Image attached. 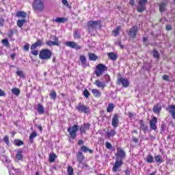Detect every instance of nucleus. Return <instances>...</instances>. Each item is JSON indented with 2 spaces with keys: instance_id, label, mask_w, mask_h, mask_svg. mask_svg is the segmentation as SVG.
Listing matches in <instances>:
<instances>
[{
  "instance_id": "obj_1",
  "label": "nucleus",
  "mask_w": 175,
  "mask_h": 175,
  "mask_svg": "<svg viewBox=\"0 0 175 175\" xmlns=\"http://www.w3.org/2000/svg\"><path fill=\"white\" fill-rule=\"evenodd\" d=\"M83 152L94 154V150L90 149L87 146H81L80 151H78L77 153V161L78 163H83L85 161V156H84Z\"/></svg>"
},
{
  "instance_id": "obj_2",
  "label": "nucleus",
  "mask_w": 175,
  "mask_h": 175,
  "mask_svg": "<svg viewBox=\"0 0 175 175\" xmlns=\"http://www.w3.org/2000/svg\"><path fill=\"white\" fill-rule=\"evenodd\" d=\"M31 6L33 10L37 13L44 12V2H43V0H33Z\"/></svg>"
},
{
  "instance_id": "obj_3",
  "label": "nucleus",
  "mask_w": 175,
  "mask_h": 175,
  "mask_svg": "<svg viewBox=\"0 0 175 175\" xmlns=\"http://www.w3.org/2000/svg\"><path fill=\"white\" fill-rule=\"evenodd\" d=\"M75 109L77 110L78 113H83V114H86L87 116L91 113L90 107L82 103H79L78 105L75 106Z\"/></svg>"
},
{
  "instance_id": "obj_4",
  "label": "nucleus",
  "mask_w": 175,
  "mask_h": 175,
  "mask_svg": "<svg viewBox=\"0 0 175 175\" xmlns=\"http://www.w3.org/2000/svg\"><path fill=\"white\" fill-rule=\"evenodd\" d=\"M105 72H107V66H106L103 64H98L95 68L94 74L96 77H100V76L103 75Z\"/></svg>"
},
{
  "instance_id": "obj_5",
  "label": "nucleus",
  "mask_w": 175,
  "mask_h": 175,
  "mask_svg": "<svg viewBox=\"0 0 175 175\" xmlns=\"http://www.w3.org/2000/svg\"><path fill=\"white\" fill-rule=\"evenodd\" d=\"M53 53L50 49H42L39 53L40 59H45L46 61L51 59Z\"/></svg>"
},
{
  "instance_id": "obj_6",
  "label": "nucleus",
  "mask_w": 175,
  "mask_h": 175,
  "mask_svg": "<svg viewBox=\"0 0 175 175\" xmlns=\"http://www.w3.org/2000/svg\"><path fill=\"white\" fill-rule=\"evenodd\" d=\"M67 132L70 135V139L75 140L77 137V132H79V126L77 124H74L71 127H68Z\"/></svg>"
},
{
  "instance_id": "obj_7",
  "label": "nucleus",
  "mask_w": 175,
  "mask_h": 175,
  "mask_svg": "<svg viewBox=\"0 0 175 175\" xmlns=\"http://www.w3.org/2000/svg\"><path fill=\"white\" fill-rule=\"evenodd\" d=\"M148 0H139L138 6L137 8V12L138 13H143L146 10V5H147Z\"/></svg>"
},
{
  "instance_id": "obj_8",
  "label": "nucleus",
  "mask_w": 175,
  "mask_h": 175,
  "mask_svg": "<svg viewBox=\"0 0 175 175\" xmlns=\"http://www.w3.org/2000/svg\"><path fill=\"white\" fill-rule=\"evenodd\" d=\"M116 84H118V85H122L124 88H128V87H129L130 83L127 79L119 77L117 79Z\"/></svg>"
},
{
  "instance_id": "obj_9",
  "label": "nucleus",
  "mask_w": 175,
  "mask_h": 175,
  "mask_svg": "<svg viewBox=\"0 0 175 175\" xmlns=\"http://www.w3.org/2000/svg\"><path fill=\"white\" fill-rule=\"evenodd\" d=\"M115 155L116 161H122V159H124L126 157L125 152L124 151V150H122V148L120 147L117 148V152Z\"/></svg>"
},
{
  "instance_id": "obj_10",
  "label": "nucleus",
  "mask_w": 175,
  "mask_h": 175,
  "mask_svg": "<svg viewBox=\"0 0 175 175\" xmlns=\"http://www.w3.org/2000/svg\"><path fill=\"white\" fill-rule=\"evenodd\" d=\"M87 24L90 32V29H96V25H100V24H102V21H88Z\"/></svg>"
},
{
  "instance_id": "obj_11",
  "label": "nucleus",
  "mask_w": 175,
  "mask_h": 175,
  "mask_svg": "<svg viewBox=\"0 0 175 175\" xmlns=\"http://www.w3.org/2000/svg\"><path fill=\"white\" fill-rule=\"evenodd\" d=\"M64 44L67 46V47L75 49V50H81L82 49L81 46H79L77 43L73 41H66Z\"/></svg>"
},
{
  "instance_id": "obj_12",
  "label": "nucleus",
  "mask_w": 175,
  "mask_h": 175,
  "mask_svg": "<svg viewBox=\"0 0 175 175\" xmlns=\"http://www.w3.org/2000/svg\"><path fill=\"white\" fill-rule=\"evenodd\" d=\"M137 32H139V27L137 26H133L129 31V36L133 39H136Z\"/></svg>"
},
{
  "instance_id": "obj_13",
  "label": "nucleus",
  "mask_w": 175,
  "mask_h": 175,
  "mask_svg": "<svg viewBox=\"0 0 175 175\" xmlns=\"http://www.w3.org/2000/svg\"><path fill=\"white\" fill-rule=\"evenodd\" d=\"M157 122H158V118H157V117L155 116H153L152 120H150L149 122L150 129H152V131H157Z\"/></svg>"
},
{
  "instance_id": "obj_14",
  "label": "nucleus",
  "mask_w": 175,
  "mask_h": 175,
  "mask_svg": "<svg viewBox=\"0 0 175 175\" xmlns=\"http://www.w3.org/2000/svg\"><path fill=\"white\" fill-rule=\"evenodd\" d=\"M54 41L48 40L45 43L46 46H49V47H53V46H59V40H58V38L55 37L53 39Z\"/></svg>"
},
{
  "instance_id": "obj_15",
  "label": "nucleus",
  "mask_w": 175,
  "mask_h": 175,
  "mask_svg": "<svg viewBox=\"0 0 175 175\" xmlns=\"http://www.w3.org/2000/svg\"><path fill=\"white\" fill-rule=\"evenodd\" d=\"M90 126H91V124H90V123H84L82 126H81V127L79 128V131L81 135H85L87 131L90 130Z\"/></svg>"
},
{
  "instance_id": "obj_16",
  "label": "nucleus",
  "mask_w": 175,
  "mask_h": 175,
  "mask_svg": "<svg viewBox=\"0 0 175 175\" xmlns=\"http://www.w3.org/2000/svg\"><path fill=\"white\" fill-rule=\"evenodd\" d=\"M152 111L154 114H157L159 116L161 114V111H162V105L160 103H157L153 106Z\"/></svg>"
},
{
  "instance_id": "obj_17",
  "label": "nucleus",
  "mask_w": 175,
  "mask_h": 175,
  "mask_svg": "<svg viewBox=\"0 0 175 175\" xmlns=\"http://www.w3.org/2000/svg\"><path fill=\"white\" fill-rule=\"evenodd\" d=\"M121 166H122V160H116L112 168L113 173H117L118 172V167H121Z\"/></svg>"
},
{
  "instance_id": "obj_18",
  "label": "nucleus",
  "mask_w": 175,
  "mask_h": 175,
  "mask_svg": "<svg viewBox=\"0 0 175 175\" xmlns=\"http://www.w3.org/2000/svg\"><path fill=\"white\" fill-rule=\"evenodd\" d=\"M43 46L42 40H37V41L33 43L30 46V50H35L37 47H40Z\"/></svg>"
},
{
  "instance_id": "obj_19",
  "label": "nucleus",
  "mask_w": 175,
  "mask_h": 175,
  "mask_svg": "<svg viewBox=\"0 0 175 175\" xmlns=\"http://www.w3.org/2000/svg\"><path fill=\"white\" fill-rule=\"evenodd\" d=\"M118 122H120V120H118V114L115 113L112 118V122H111L112 126L113 128H117V126H118Z\"/></svg>"
},
{
  "instance_id": "obj_20",
  "label": "nucleus",
  "mask_w": 175,
  "mask_h": 175,
  "mask_svg": "<svg viewBox=\"0 0 175 175\" xmlns=\"http://www.w3.org/2000/svg\"><path fill=\"white\" fill-rule=\"evenodd\" d=\"M79 61L81 63V66L83 68H87L88 66V62H87V58L85 57V55H81L79 56Z\"/></svg>"
},
{
  "instance_id": "obj_21",
  "label": "nucleus",
  "mask_w": 175,
  "mask_h": 175,
  "mask_svg": "<svg viewBox=\"0 0 175 175\" xmlns=\"http://www.w3.org/2000/svg\"><path fill=\"white\" fill-rule=\"evenodd\" d=\"M94 85H96V87H98V88H101L102 91H103L105 90V88H106V83L99 80H96L94 82Z\"/></svg>"
},
{
  "instance_id": "obj_22",
  "label": "nucleus",
  "mask_w": 175,
  "mask_h": 175,
  "mask_svg": "<svg viewBox=\"0 0 175 175\" xmlns=\"http://www.w3.org/2000/svg\"><path fill=\"white\" fill-rule=\"evenodd\" d=\"M91 92L94 98H100L102 96V92L98 89H92Z\"/></svg>"
},
{
  "instance_id": "obj_23",
  "label": "nucleus",
  "mask_w": 175,
  "mask_h": 175,
  "mask_svg": "<svg viewBox=\"0 0 175 175\" xmlns=\"http://www.w3.org/2000/svg\"><path fill=\"white\" fill-rule=\"evenodd\" d=\"M169 113L171 114L172 118L175 120V105H171L168 106Z\"/></svg>"
},
{
  "instance_id": "obj_24",
  "label": "nucleus",
  "mask_w": 175,
  "mask_h": 175,
  "mask_svg": "<svg viewBox=\"0 0 175 175\" xmlns=\"http://www.w3.org/2000/svg\"><path fill=\"white\" fill-rule=\"evenodd\" d=\"M139 124H140V128L143 131L144 133L148 131V126L144 124V120H139Z\"/></svg>"
},
{
  "instance_id": "obj_25",
  "label": "nucleus",
  "mask_w": 175,
  "mask_h": 175,
  "mask_svg": "<svg viewBox=\"0 0 175 175\" xmlns=\"http://www.w3.org/2000/svg\"><path fill=\"white\" fill-rule=\"evenodd\" d=\"M116 135H117V132L113 129H111L110 131L106 132V136L108 139H110L111 137L116 136Z\"/></svg>"
},
{
  "instance_id": "obj_26",
  "label": "nucleus",
  "mask_w": 175,
  "mask_h": 175,
  "mask_svg": "<svg viewBox=\"0 0 175 175\" xmlns=\"http://www.w3.org/2000/svg\"><path fill=\"white\" fill-rule=\"evenodd\" d=\"M37 111L38 114H44V107H43L42 104L38 103L37 105Z\"/></svg>"
},
{
  "instance_id": "obj_27",
  "label": "nucleus",
  "mask_w": 175,
  "mask_h": 175,
  "mask_svg": "<svg viewBox=\"0 0 175 175\" xmlns=\"http://www.w3.org/2000/svg\"><path fill=\"white\" fill-rule=\"evenodd\" d=\"M154 161L156 163H163L165 162V160H163V158H162V156L161 154H157L154 157Z\"/></svg>"
},
{
  "instance_id": "obj_28",
  "label": "nucleus",
  "mask_w": 175,
  "mask_h": 175,
  "mask_svg": "<svg viewBox=\"0 0 175 175\" xmlns=\"http://www.w3.org/2000/svg\"><path fill=\"white\" fill-rule=\"evenodd\" d=\"M16 16L20 18H23V20H24V18H26V17H27V14L25 12L19 11V12H16Z\"/></svg>"
},
{
  "instance_id": "obj_29",
  "label": "nucleus",
  "mask_w": 175,
  "mask_h": 175,
  "mask_svg": "<svg viewBox=\"0 0 175 175\" xmlns=\"http://www.w3.org/2000/svg\"><path fill=\"white\" fill-rule=\"evenodd\" d=\"M74 39H81V33L79 31L78 29H76L73 31Z\"/></svg>"
},
{
  "instance_id": "obj_30",
  "label": "nucleus",
  "mask_w": 175,
  "mask_h": 175,
  "mask_svg": "<svg viewBox=\"0 0 175 175\" xmlns=\"http://www.w3.org/2000/svg\"><path fill=\"white\" fill-rule=\"evenodd\" d=\"M55 159H57V154H55L54 152L50 153L49 157V162L53 163V162H55Z\"/></svg>"
},
{
  "instance_id": "obj_31",
  "label": "nucleus",
  "mask_w": 175,
  "mask_h": 175,
  "mask_svg": "<svg viewBox=\"0 0 175 175\" xmlns=\"http://www.w3.org/2000/svg\"><path fill=\"white\" fill-rule=\"evenodd\" d=\"M55 23H66L68 21V18L65 17H57L55 20H53Z\"/></svg>"
},
{
  "instance_id": "obj_32",
  "label": "nucleus",
  "mask_w": 175,
  "mask_h": 175,
  "mask_svg": "<svg viewBox=\"0 0 175 175\" xmlns=\"http://www.w3.org/2000/svg\"><path fill=\"white\" fill-rule=\"evenodd\" d=\"M108 57L109 58V59H111V61H116V59H117L118 56L117 54L111 52V53H107Z\"/></svg>"
},
{
  "instance_id": "obj_33",
  "label": "nucleus",
  "mask_w": 175,
  "mask_h": 175,
  "mask_svg": "<svg viewBox=\"0 0 175 175\" xmlns=\"http://www.w3.org/2000/svg\"><path fill=\"white\" fill-rule=\"evenodd\" d=\"M120 31H121V26H118L116 29L112 31V35H113L115 38L118 36V35H120Z\"/></svg>"
},
{
  "instance_id": "obj_34",
  "label": "nucleus",
  "mask_w": 175,
  "mask_h": 175,
  "mask_svg": "<svg viewBox=\"0 0 175 175\" xmlns=\"http://www.w3.org/2000/svg\"><path fill=\"white\" fill-rule=\"evenodd\" d=\"M11 92H12V94L14 95H15L16 96H18V95H20V94H21V92L20 91V89L17 88H14L11 90Z\"/></svg>"
},
{
  "instance_id": "obj_35",
  "label": "nucleus",
  "mask_w": 175,
  "mask_h": 175,
  "mask_svg": "<svg viewBox=\"0 0 175 175\" xmlns=\"http://www.w3.org/2000/svg\"><path fill=\"white\" fill-rule=\"evenodd\" d=\"M16 158L18 159V161H23V159L24 158V155H23V151H18L17 154H16Z\"/></svg>"
},
{
  "instance_id": "obj_36",
  "label": "nucleus",
  "mask_w": 175,
  "mask_h": 175,
  "mask_svg": "<svg viewBox=\"0 0 175 175\" xmlns=\"http://www.w3.org/2000/svg\"><path fill=\"white\" fill-rule=\"evenodd\" d=\"M90 61H96L98 59V56L95 53H89L88 54Z\"/></svg>"
},
{
  "instance_id": "obj_37",
  "label": "nucleus",
  "mask_w": 175,
  "mask_h": 175,
  "mask_svg": "<svg viewBox=\"0 0 175 175\" xmlns=\"http://www.w3.org/2000/svg\"><path fill=\"white\" fill-rule=\"evenodd\" d=\"M116 107L114 106V104L110 103L108 104V107L107 108V113H111V111H113V110H114V108Z\"/></svg>"
},
{
  "instance_id": "obj_38",
  "label": "nucleus",
  "mask_w": 175,
  "mask_h": 175,
  "mask_svg": "<svg viewBox=\"0 0 175 175\" xmlns=\"http://www.w3.org/2000/svg\"><path fill=\"white\" fill-rule=\"evenodd\" d=\"M146 161L148 163H152V162H154V157H152V154H148Z\"/></svg>"
},
{
  "instance_id": "obj_39",
  "label": "nucleus",
  "mask_w": 175,
  "mask_h": 175,
  "mask_svg": "<svg viewBox=\"0 0 175 175\" xmlns=\"http://www.w3.org/2000/svg\"><path fill=\"white\" fill-rule=\"evenodd\" d=\"M27 23V21L25 19H21V20H18L17 21V26L19 27V28H23V27L24 26V23Z\"/></svg>"
},
{
  "instance_id": "obj_40",
  "label": "nucleus",
  "mask_w": 175,
  "mask_h": 175,
  "mask_svg": "<svg viewBox=\"0 0 175 175\" xmlns=\"http://www.w3.org/2000/svg\"><path fill=\"white\" fill-rule=\"evenodd\" d=\"M38 136V133L36 132H32L31 135L29 137V139L31 142V143H33V139Z\"/></svg>"
},
{
  "instance_id": "obj_41",
  "label": "nucleus",
  "mask_w": 175,
  "mask_h": 175,
  "mask_svg": "<svg viewBox=\"0 0 175 175\" xmlns=\"http://www.w3.org/2000/svg\"><path fill=\"white\" fill-rule=\"evenodd\" d=\"M14 144L17 147H20V146L24 145V142L21 141V139H15L14 140Z\"/></svg>"
},
{
  "instance_id": "obj_42",
  "label": "nucleus",
  "mask_w": 175,
  "mask_h": 175,
  "mask_svg": "<svg viewBox=\"0 0 175 175\" xmlns=\"http://www.w3.org/2000/svg\"><path fill=\"white\" fill-rule=\"evenodd\" d=\"M159 10L161 13L165 12L166 10V4L165 3H161L159 5Z\"/></svg>"
},
{
  "instance_id": "obj_43",
  "label": "nucleus",
  "mask_w": 175,
  "mask_h": 175,
  "mask_svg": "<svg viewBox=\"0 0 175 175\" xmlns=\"http://www.w3.org/2000/svg\"><path fill=\"white\" fill-rule=\"evenodd\" d=\"M50 96L51 98L53 100H55L57 99V92H55V90H51L50 93Z\"/></svg>"
},
{
  "instance_id": "obj_44",
  "label": "nucleus",
  "mask_w": 175,
  "mask_h": 175,
  "mask_svg": "<svg viewBox=\"0 0 175 175\" xmlns=\"http://www.w3.org/2000/svg\"><path fill=\"white\" fill-rule=\"evenodd\" d=\"M17 76H19L21 79H25V75L24 74V71L19 70L16 71Z\"/></svg>"
},
{
  "instance_id": "obj_45",
  "label": "nucleus",
  "mask_w": 175,
  "mask_h": 175,
  "mask_svg": "<svg viewBox=\"0 0 175 175\" xmlns=\"http://www.w3.org/2000/svg\"><path fill=\"white\" fill-rule=\"evenodd\" d=\"M153 57L156 58V59H159V52L157 51L156 49H153L152 51Z\"/></svg>"
},
{
  "instance_id": "obj_46",
  "label": "nucleus",
  "mask_w": 175,
  "mask_h": 175,
  "mask_svg": "<svg viewBox=\"0 0 175 175\" xmlns=\"http://www.w3.org/2000/svg\"><path fill=\"white\" fill-rule=\"evenodd\" d=\"M75 170H73V167H72V166L68 165V168H67V173L68 175H73L75 174L74 173Z\"/></svg>"
},
{
  "instance_id": "obj_47",
  "label": "nucleus",
  "mask_w": 175,
  "mask_h": 175,
  "mask_svg": "<svg viewBox=\"0 0 175 175\" xmlns=\"http://www.w3.org/2000/svg\"><path fill=\"white\" fill-rule=\"evenodd\" d=\"M62 3L64 6H66V8H68V9H72V5H70V4L68 3V0H62Z\"/></svg>"
},
{
  "instance_id": "obj_48",
  "label": "nucleus",
  "mask_w": 175,
  "mask_h": 175,
  "mask_svg": "<svg viewBox=\"0 0 175 175\" xmlns=\"http://www.w3.org/2000/svg\"><path fill=\"white\" fill-rule=\"evenodd\" d=\"M83 96H85V98H90V95H91V94H90V92L88 91V90L85 89L83 90Z\"/></svg>"
},
{
  "instance_id": "obj_49",
  "label": "nucleus",
  "mask_w": 175,
  "mask_h": 175,
  "mask_svg": "<svg viewBox=\"0 0 175 175\" xmlns=\"http://www.w3.org/2000/svg\"><path fill=\"white\" fill-rule=\"evenodd\" d=\"M1 42L4 46H5V47H9V46H10V43H9V40H8V39L2 40Z\"/></svg>"
},
{
  "instance_id": "obj_50",
  "label": "nucleus",
  "mask_w": 175,
  "mask_h": 175,
  "mask_svg": "<svg viewBox=\"0 0 175 175\" xmlns=\"http://www.w3.org/2000/svg\"><path fill=\"white\" fill-rule=\"evenodd\" d=\"M115 44H116L117 46H119V47L122 49H124L125 46L124 45H122V42H121V40H118V41H116L115 42Z\"/></svg>"
},
{
  "instance_id": "obj_51",
  "label": "nucleus",
  "mask_w": 175,
  "mask_h": 175,
  "mask_svg": "<svg viewBox=\"0 0 175 175\" xmlns=\"http://www.w3.org/2000/svg\"><path fill=\"white\" fill-rule=\"evenodd\" d=\"M3 142L5 143V144H7V146H9V144H10V142H9V136H4Z\"/></svg>"
},
{
  "instance_id": "obj_52",
  "label": "nucleus",
  "mask_w": 175,
  "mask_h": 175,
  "mask_svg": "<svg viewBox=\"0 0 175 175\" xmlns=\"http://www.w3.org/2000/svg\"><path fill=\"white\" fill-rule=\"evenodd\" d=\"M105 147L108 150H111V148H113V145H111V144H110V142H105Z\"/></svg>"
},
{
  "instance_id": "obj_53",
  "label": "nucleus",
  "mask_w": 175,
  "mask_h": 175,
  "mask_svg": "<svg viewBox=\"0 0 175 175\" xmlns=\"http://www.w3.org/2000/svg\"><path fill=\"white\" fill-rule=\"evenodd\" d=\"M23 50H25V51H29V44L24 45Z\"/></svg>"
},
{
  "instance_id": "obj_54",
  "label": "nucleus",
  "mask_w": 175,
  "mask_h": 175,
  "mask_svg": "<svg viewBox=\"0 0 175 175\" xmlns=\"http://www.w3.org/2000/svg\"><path fill=\"white\" fill-rule=\"evenodd\" d=\"M31 54L32 55H38L39 54V51L38 50H31Z\"/></svg>"
},
{
  "instance_id": "obj_55",
  "label": "nucleus",
  "mask_w": 175,
  "mask_h": 175,
  "mask_svg": "<svg viewBox=\"0 0 175 175\" xmlns=\"http://www.w3.org/2000/svg\"><path fill=\"white\" fill-rule=\"evenodd\" d=\"M105 81L106 83H110V76L108 75H106L105 76Z\"/></svg>"
},
{
  "instance_id": "obj_56",
  "label": "nucleus",
  "mask_w": 175,
  "mask_h": 175,
  "mask_svg": "<svg viewBox=\"0 0 175 175\" xmlns=\"http://www.w3.org/2000/svg\"><path fill=\"white\" fill-rule=\"evenodd\" d=\"M4 23H5V19H3V18H0V27H3Z\"/></svg>"
},
{
  "instance_id": "obj_57",
  "label": "nucleus",
  "mask_w": 175,
  "mask_h": 175,
  "mask_svg": "<svg viewBox=\"0 0 175 175\" xmlns=\"http://www.w3.org/2000/svg\"><path fill=\"white\" fill-rule=\"evenodd\" d=\"M132 141L133 142V143H138L139 142V138L135 137H132Z\"/></svg>"
},
{
  "instance_id": "obj_58",
  "label": "nucleus",
  "mask_w": 175,
  "mask_h": 175,
  "mask_svg": "<svg viewBox=\"0 0 175 175\" xmlns=\"http://www.w3.org/2000/svg\"><path fill=\"white\" fill-rule=\"evenodd\" d=\"M128 116H129V118H133V117H135V113L132 112H129Z\"/></svg>"
},
{
  "instance_id": "obj_59",
  "label": "nucleus",
  "mask_w": 175,
  "mask_h": 175,
  "mask_svg": "<svg viewBox=\"0 0 175 175\" xmlns=\"http://www.w3.org/2000/svg\"><path fill=\"white\" fill-rule=\"evenodd\" d=\"M77 144L78 146H83V144H84V141H83L82 139H79Z\"/></svg>"
},
{
  "instance_id": "obj_60",
  "label": "nucleus",
  "mask_w": 175,
  "mask_h": 175,
  "mask_svg": "<svg viewBox=\"0 0 175 175\" xmlns=\"http://www.w3.org/2000/svg\"><path fill=\"white\" fill-rule=\"evenodd\" d=\"M163 79L165 81H169V77L167 75H164L163 76Z\"/></svg>"
},
{
  "instance_id": "obj_61",
  "label": "nucleus",
  "mask_w": 175,
  "mask_h": 175,
  "mask_svg": "<svg viewBox=\"0 0 175 175\" xmlns=\"http://www.w3.org/2000/svg\"><path fill=\"white\" fill-rule=\"evenodd\" d=\"M13 33H14V31H13V29H10V33L8 34V38H12V36H13Z\"/></svg>"
},
{
  "instance_id": "obj_62",
  "label": "nucleus",
  "mask_w": 175,
  "mask_h": 175,
  "mask_svg": "<svg viewBox=\"0 0 175 175\" xmlns=\"http://www.w3.org/2000/svg\"><path fill=\"white\" fill-rule=\"evenodd\" d=\"M6 94H5V91L0 89V96H5Z\"/></svg>"
},
{
  "instance_id": "obj_63",
  "label": "nucleus",
  "mask_w": 175,
  "mask_h": 175,
  "mask_svg": "<svg viewBox=\"0 0 175 175\" xmlns=\"http://www.w3.org/2000/svg\"><path fill=\"white\" fill-rule=\"evenodd\" d=\"M165 28H166V30H167V31H171V29H172V25H167L166 27H165Z\"/></svg>"
},
{
  "instance_id": "obj_64",
  "label": "nucleus",
  "mask_w": 175,
  "mask_h": 175,
  "mask_svg": "<svg viewBox=\"0 0 175 175\" xmlns=\"http://www.w3.org/2000/svg\"><path fill=\"white\" fill-rule=\"evenodd\" d=\"M10 58H12V59H14V58H16V53L11 54Z\"/></svg>"
}]
</instances>
